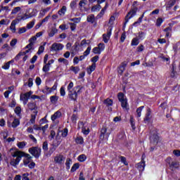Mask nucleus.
<instances>
[{"label":"nucleus","mask_w":180,"mask_h":180,"mask_svg":"<svg viewBox=\"0 0 180 180\" xmlns=\"http://www.w3.org/2000/svg\"><path fill=\"white\" fill-rule=\"evenodd\" d=\"M173 154L176 155V157H180V150H173Z\"/></svg>","instance_id":"nucleus-64"},{"label":"nucleus","mask_w":180,"mask_h":180,"mask_svg":"<svg viewBox=\"0 0 180 180\" xmlns=\"http://www.w3.org/2000/svg\"><path fill=\"white\" fill-rule=\"evenodd\" d=\"M34 22L35 20H32L31 22H30L27 25V29H32L33 27V26H34Z\"/></svg>","instance_id":"nucleus-54"},{"label":"nucleus","mask_w":180,"mask_h":180,"mask_svg":"<svg viewBox=\"0 0 180 180\" xmlns=\"http://www.w3.org/2000/svg\"><path fill=\"white\" fill-rule=\"evenodd\" d=\"M117 98L120 102L126 100V98H124V94H123L122 92L118 93Z\"/></svg>","instance_id":"nucleus-26"},{"label":"nucleus","mask_w":180,"mask_h":180,"mask_svg":"<svg viewBox=\"0 0 180 180\" xmlns=\"http://www.w3.org/2000/svg\"><path fill=\"white\" fill-rule=\"evenodd\" d=\"M151 116V110L150 108L148 109V112L146 115V117L143 120L144 123H150L151 118L150 117Z\"/></svg>","instance_id":"nucleus-11"},{"label":"nucleus","mask_w":180,"mask_h":180,"mask_svg":"<svg viewBox=\"0 0 180 180\" xmlns=\"http://www.w3.org/2000/svg\"><path fill=\"white\" fill-rule=\"evenodd\" d=\"M70 6L71 9L72 10L75 9V6H77V1H71Z\"/></svg>","instance_id":"nucleus-57"},{"label":"nucleus","mask_w":180,"mask_h":180,"mask_svg":"<svg viewBox=\"0 0 180 180\" xmlns=\"http://www.w3.org/2000/svg\"><path fill=\"white\" fill-rule=\"evenodd\" d=\"M58 63H63L65 65H68L70 64V62L68 60L64 58H60L58 59Z\"/></svg>","instance_id":"nucleus-28"},{"label":"nucleus","mask_w":180,"mask_h":180,"mask_svg":"<svg viewBox=\"0 0 180 180\" xmlns=\"http://www.w3.org/2000/svg\"><path fill=\"white\" fill-rule=\"evenodd\" d=\"M60 144L61 141H58L56 144H52V147L49 148L47 155H49V157L51 156V154H53V153L57 150V147H58Z\"/></svg>","instance_id":"nucleus-10"},{"label":"nucleus","mask_w":180,"mask_h":180,"mask_svg":"<svg viewBox=\"0 0 180 180\" xmlns=\"http://www.w3.org/2000/svg\"><path fill=\"white\" fill-rule=\"evenodd\" d=\"M65 12H67V6H63L61 9H60L58 12V15H65Z\"/></svg>","instance_id":"nucleus-27"},{"label":"nucleus","mask_w":180,"mask_h":180,"mask_svg":"<svg viewBox=\"0 0 180 180\" xmlns=\"http://www.w3.org/2000/svg\"><path fill=\"white\" fill-rule=\"evenodd\" d=\"M83 88H84L83 86H81L79 85L74 87V89L70 91V94H69L70 99H71V101H77V98H78V95H79V94H82Z\"/></svg>","instance_id":"nucleus-2"},{"label":"nucleus","mask_w":180,"mask_h":180,"mask_svg":"<svg viewBox=\"0 0 180 180\" xmlns=\"http://www.w3.org/2000/svg\"><path fill=\"white\" fill-rule=\"evenodd\" d=\"M98 49L101 50V51H103V50H105V44H103V43H100V44H98Z\"/></svg>","instance_id":"nucleus-60"},{"label":"nucleus","mask_w":180,"mask_h":180,"mask_svg":"<svg viewBox=\"0 0 180 180\" xmlns=\"http://www.w3.org/2000/svg\"><path fill=\"white\" fill-rule=\"evenodd\" d=\"M164 22V20H162V18H158L156 20V26L158 27H160V26H161L162 23Z\"/></svg>","instance_id":"nucleus-43"},{"label":"nucleus","mask_w":180,"mask_h":180,"mask_svg":"<svg viewBox=\"0 0 180 180\" xmlns=\"http://www.w3.org/2000/svg\"><path fill=\"white\" fill-rule=\"evenodd\" d=\"M63 49H64L63 44L54 43L51 47V51H60V50H63Z\"/></svg>","instance_id":"nucleus-9"},{"label":"nucleus","mask_w":180,"mask_h":180,"mask_svg":"<svg viewBox=\"0 0 180 180\" xmlns=\"http://www.w3.org/2000/svg\"><path fill=\"white\" fill-rule=\"evenodd\" d=\"M103 103H104V105H105V106L109 108V106H112L113 105V100H112L109 98H106L103 101Z\"/></svg>","instance_id":"nucleus-14"},{"label":"nucleus","mask_w":180,"mask_h":180,"mask_svg":"<svg viewBox=\"0 0 180 180\" xmlns=\"http://www.w3.org/2000/svg\"><path fill=\"white\" fill-rule=\"evenodd\" d=\"M70 71H72L75 74H78V72H79V67L72 66L70 67Z\"/></svg>","instance_id":"nucleus-32"},{"label":"nucleus","mask_w":180,"mask_h":180,"mask_svg":"<svg viewBox=\"0 0 180 180\" xmlns=\"http://www.w3.org/2000/svg\"><path fill=\"white\" fill-rule=\"evenodd\" d=\"M28 108L30 110H36L37 109V106L36 105V103H29L27 104Z\"/></svg>","instance_id":"nucleus-24"},{"label":"nucleus","mask_w":180,"mask_h":180,"mask_svg":"<svg viewBox=\"0 0 180 180\" xmlns=\"http://www.w3.org/2000/svg\"><path fill=\"white\" fill-rule=\"evenodd\" d=\"M121 106L122 109L124 110H129V103H127V98H125V100H123L122 101H120Z\"/></svg>","instance_id":"nucleus-13"},{"label":"nucleus","mask_w":180,"mask_h":180,"mask_svg":"<svg viewBox=\"0 0 180 180\" xmlns=\"http://www.w3.org/2000/svg\"><path fill=\"white\" fill-rule=\"evenodd\" d=\"M77 144H84V138L82 136H77L75 139Z\"/></svg>","instance_id":"nucleus-34"},{"label":"nucleus","mask_w":180,"mask_h":180,"mask_svg":"<svg viewBox=\"0 0 180 180\" xmlns=\"http://www.w3.org/2000/svg\"><path fill=\"white\" fill-rule=\"evenodd\" d=\"M30 154L33 155L34 158H39L40 155H41V148L38 146H33L30 148L28 150Z\"/></svg>","instance_id":"nucleus-3"},{"label":"nucleus","mask_w":180,"mask_h":180,"mask_svg":"<svg viewBox=\"0 0 180 180\" xmlns=\"http://www.w3.org/2000/svg\"><path fill=\"white\" fill-rule=\"evenodd\" d=\"M11 155L13 157V158L16 157V158L14 160V162H12V165H13V167L19 165V162H20V160H22V157L25 158L23 160V164L25 167L29 165L30 162L32 161V157L30 155V154L26 153L23 151L15 150L14 153H11Z\"/></svg>","instance_id":"nucleus-1"},{"label":"nucleus","mask_w":180,"mask_h":180,"mask_svg":"<svg viewBox=\"0 0 180 180\" xmlns=\"http://www.w3.org/2000/svg\"><path fill=\"white\" fill-rule=\"evenodd\" d=\"M144 109V106H141L136 109V113H137V117H141V112Z\"/></svg>","instance_id":"nucleus-39"},{"label":"nucleus","mask_w":180,"mask_h":180,"mask_svg":"<svg viewBox=\"0 0 180 180\" xmlns=\"http://www.w3.org/2000/svg\"><path fill=\"white\" fill-rule=\"evenodd\" d=\"M19 124H20V122L19 121V119L15 118L12 123V127L15 129V127L19 126Z\"/></svg>","instance_id":"nucleus-25"},{"label":"nucleus","mask_w":180,"mask_h":180,"mask_svg":"<svg viewBox=\"0 0 180 180\" xmlns=\"http://www.w3.org/2000/svg\"><path fill=\"white\" fill-rule=\"evenodd\" d=\"M91 46H89L86 50L84 52V55L86 57L87 56H89V53H91Z\"/></svg>","instance_id":"nucleus-61"},{"label":"nucleus","mask_w":180,"mask_h":180,"mask_svg":"<svg viewBox=\"0 0 180 180\" xmlns=\"http://www.w3.org/2000/svg\"><path fill=\"white\" fill-rule=\"evenodd\" d=\"M96 68V63H92L91 65L89 66V69L87 70L88 74H92L93 71H95Z\"/></svg>","instance_id":"nucleus-21"},{"label":"nucleus","mask_w":180,"mask_h":180,"mask_svg":"<svg viewBox=\"0 0 180 180\" xmlns=\"http://www.w3.org/2000/svg\"><path fill=\"white\" fill-rule=\"evenodd\" d=\"M137 11H139V8L137 7H134L130 10V11L125 16L124 25L127 24L129 22V20L131 19L133 16H136V14L137 13Z\"/></svg>","instance_id":"nucleus-4"},{"label":"nucleus","mask_w":180,"mask_h":180,"mask_svg":"<svg viewBox=\"0 0 180 180\" xmlns=\"http://www.w3.org/2000/svg\"><path fill=\"white\" fill-rule=\"evenodd\" d=\"M120 159L121 160V162L125 165H129V163H127V160H126V158L124 156H120Z\"/></svg>","instance_id":"nucleus-51"},{"label":"nucleus","mask_w":180,"mask_h":180,"mask_svg":"<svg viewBox=\"0 0 180 180\" xmlns=\"http://www.w3.org/2000/svg\"><path fill=\"white\" fill-rule=\"evenodd\" d=\"M64 161H65V157L63 154H57L54 157V162L56 164H58L59 165H61L64 163Z\"/></svg>","instance_id":"nucleus-6"},{"label":"nucleus","mask_w":180,"mask_h":180,"mask_svg":"<svg viewBox=\"0 0 180 180\" xmlns=\"http://www.w3.org/2000/svg\"><path fill=\"white\" fill-rule=\"evenodd\" d=\"M42 149L44 151H48L49 150V142L44 141L42 145Z\"/></svg>","instance_id":"nucleus-41"},{"label":"nucleus","mask_w":180,"mask_h":180,"mask_svg":"<svg viewBox=\"0 0 180 180\" xmlns=\"http://www.w3.org/2000/svg\"><path fill=\"white\" fill-rule=\"evenodd\" d=\"M58 32V30L57 28H52L51 32L49 33V37H53L54 34Z\"/></svg>","instance_id":"nucleus-30"},{"label":"nucleus","mask_w":180,"mask_h":180,"mask_svg":"<svg viewBox=\"0 0 180 180\" xmlns=\"http://www.w3.org/2000/svg\"><path fill=\"white\" fill-rule=\"evenodd\" d=\"M22 112V108L20 107H16L15 108V113H16V115H18V116H19V115H20Z\"/></svg>","instance_id":"nucleus-55"},{"label":"nucleus","mask_w":180,"mask_h":180,"mask_svg":"<svg viewBox=\"0 0 180 180\" xmlns=\"http://www.w3.org/2000/svg\"><path fill=\"white\" fill-rule=\"evenodd\" d=\"M26 27H23L19 29L18 33L19 34H22V33H26Z\"/></svg>","instance_id":"nucleus-62"},{"label":"nucleus","mask_w":180,"mask_h":180,"mask_svg":"<svg viewBox=\"0 0 180 180\" xmlns=\"http://www.w3.org/2000/svg\"><path fill=\"white\" fill-rule=\"evenodd\" d=\"M150 144H153V146H157V144H158V142L160 141V136H158V134L157 132L151 134V136H150Z\"/></svg>","instance_id":"nucleus-5"},{"label":"nucleus","mask_w":180,"mask_h":180,"mask_svg":"<svg viewBox=\"0 0 180 180\" xmlns=\"http://www.w3.org/2000/svg\"><path fill=\"white\" fill-rule=\"evenodd\" d=\"M29 173H25L22 174V180H29Z\"/></svg>","instance_id":"nucleus-63"},{"label":"nucleus","mask_w":180,"mask_h":180,"mask_svg":"<svg viewBox=\"0 0 180 180\" xmlns=\"http://www.w3.org/2000/svg\"><path fill=\"white\" fill-rule=\"evenodd\" d=\"M25 56V53H22V51L19 52L18 54L16 55V56L14 58V60H15V61H18L20 60V57Z\"/></svg>","instance_id":"nucleus-50"},{"label":"nucleus","mask_w":180,"mask_h":180,"mask_svg":"<svg viewBox=\"0 0 180 180\" xmlns=\"http://www.w3.org/2000/svg\"><path fill=\"white\" fill-rule=\"evenodd\" d=\"M139 44L140 39H139L137 37H134L131 40V46H139Z\"/></svg>","instance_id":"nucleus-23"},{"label":"nucleus","mask_w":180,"mask_h":180,"mask_svg":"<svg viewBox=\"0 0 180 180\" xmlns=\"http://www.w3.org/2000/svg\"><path fill=\"white\" fill-rule=\"evenodd\" d=\"M170 77L171 78H176L178 77V72L175 71V66L174 65H172Z\"/></svg>","instance_id":"nucleus-20"},{"label":"nucleus","mask_w":180,"mask_h":180,"mask_svg":"<svg viewBox=\"0 0 180 180\" xmlns=\"http://www.w3.org/2000/svg\"><path fill=\"white\" fill-rule=\"evenodd\" d=\"M136 50L139 53H141V51H144V45L141 44L136 48Z\"/></svg>","instance_id":"nucleus-56"},{"label":"nucleus","mask_w":180,"mask_h":180,"mask_svg":"<svg viewBox=\"0 0 180 180\" xmlns=\"http://www.w3.org/2000/svg\"><path fill=\"white\" fill-rule=\"evenodd\" d=\"M92 51L94 54H101V53H102V51H101V49H99L98 47H94Z\"/></svg>","instance_id":"nucleus-47"},{"label":"nucleus","mask_w":180,"mask_h":180,"mask_svg":"<svg viewBox=\"0 0 180 180\" xmlns=\"http://www.w3.org/2000/svg\"><path fill=\"white\" fill-rule=\"evenodd\" d=\"M70 22H75V23H79L81 22V18H74L70 19Z\"/></svg>","instance_id":"nucleus-53"},{"label":"nucleus","mask_w":180,"mask_h":180,"mask_svg":"<svg viewBox=\"0 0 180 180\" xmlns=\"http://www.w3.org/2000/svg\"><path fill=\"white\" fill-rule=\"evenodd\" d=\"M78 126V129H81L82 127V131H84V130L88 129L86 128V127H85V124L84 123V122H79Z\"/></svg>","instance_id":"nucleus-31"},{"label":"nucleus","mask_w":180,"mask_h":180,"mask_svg":"<svg viewBox=\"0 0 180 180\" xmlns=\"http://www.w3.org/2000/svg\"><path fill=\"white\" fill-rule=\"evenodd\" d=\"M129 122H130V124H131V128L133 129V130H136V124L134 123V118H133V117H130Z\"/></svg>","instance_id":"nucleus-42"},{"label":"nucleus","mask_w":180,"mask_h":180,"mask_svg":"<svg viewBox=\"0 0 180 180\" xmlns=\"http://www.w3.org/2000/svg\"><path fill=\"white\" fill-rule=\"evenodd\" d=\"M99 60V56H95L91 59V61L93 64H96V62Z\"/></svg>","instance_id":"nucleus-49"},{"label":"nucleus","mask_w":180,"mask_h":180,"mask_svg":"<svg viewBox=\"0 0 180 180\" xmlns=\"http://www.w3.org/2000/svg\"><path fill=\"white\" fill-rule=\"evenodd\" d=\"M61 117V112L57 111L53 115H51V120L54 122L56 119Z\"/></svg>","instance_id":"nucleus-17"},{"label":"nucleus","mask_w":180,"mask_h":180,"mask_svg":"<svg viewBox=\"0 0 180 180\" xmlns=\"http://www.w3.org/2000/svg\"><path fill=\"white\" fill-rule=\"evenodd\" d=\"M136 165L139 171H144V168L146 167V162H141Z\"/></svg>","instance_id":"nucleus-18"},{"label":"nucleus","mask_w":180,"mask_h":180,"mask_svg":"<svg viewBox=\"0 0 180 180\" xmlns=\"http://www.w3.org/2000/svg\"><path fill=\"white\" fill-rule=\"evenodd\" d=\"M87 3L88 0H81L79 3V6L80 9H82V8H84V6H85V5H86Z\"/></svg>","instance_id":"nucleus-38"},{"label":"nucleus","mask_w":180,"mask_h":180,"mask_svg":"<svg viewBox=\"0 0 180 180\" xmlns=\"http://www.w3.org/2000/svg\"><path fill=\"white\" fill-rule=\"evenodd\" d=\"M43 94H45L46 95L49 94H51L52 90L51 88L46 86L45 89L44 90H42Z\"/></svg>","instance_id":"nucleus-33"},{"label":"nucleus","mask_w":180,"mask_h":180,"mask_svg":"<svg viewBox=\"0 0 180 180\" xmlns=\"http://www.w3.org/2000/svg\"><path fill=\"white\" fill-rule=\"evenodd\" d=\"M19 11H20V7L18 6V7L14 8L11 11V15H16V13H18Z\"/></svg>","instance_id":"nucleus-48"},{"label":"nucleus","mask_w":180,"mask_h":180,"mask_svg":"<svg viewBox=\"0 0 180 180\" xmlns=\"http://www.w3.org/2000/svg\"><path fill=\"white\" fill-rule=\"evenodd\" d=\"M18 43V39H13L10 42V46L11 47H15L16 46V44Z\"/></svg>","instance_id":"nucleus-52"},{"label":"nucleus","mask_w":180,"mask_h":180,"mask_svg":"<svg viewBox=\"0 0 180 180\" xmlns=\"http://www.w3.org/2000/svg\"><path fill=\"white\" fill-rule=\"evenodd\" d=\"M71 162H72V160L71 158H68L66 160L65 165H66V169H70V165H71Z\"/></svg>","instance_id":"nucleus-44"},{"label":"nucleus","mask_w":180,"mask_h":180,"mask_svg":"<svg viewBox=\"0 0 180 180\" xmlns=\"http://www.w3.org/2000/svg\"><path fill=\"white\" fill-rule=\"evenodd\" d=\"M176 4V1L175 0H171L168 2V4L166 5V9L167 11H169Z\"/></svg>","instance_id":"nucleus-15"},{"label":"nucleus","mask_w":180,"mask_h":180,"mask_svg":"<svg viewBox=\"0 0 180 180\" xmlns=\"http://www.w3.org/2000/svg\"><path fill=\"white\" fill-rule=\"evenodd\" d=\"M112 27L110 26L107 30V34H103V40L104 43H108L109 41V39H110V36L112 34Z\"/></svg>","instance_id":"nucleus-7"},{"label":"nucleus","mask_w":180,"mask_h":180,"mask_svg":"<svg viewBox=\"0 0 180 180\" xmlns=\"http://www.w3.org/2000/svg\"><path fill=\"white\" fill-rule=\"evenodd\" d=\"M102 9V6L101 4H96L91 7V12H99Z\"/></svg>","instance_id":"nucleus-19"},{"label":"nucleus","mask_w":180,"mask_h":180,"mask_svg":"<svg viewBox=\"0 0 180 180\" xmlns=\"http://www.w3.org/2000/svg\"><path fill=\"white\" fill-rule=\"evenodd\" d=\"M169 167L171 169H174V168H179V162H172L169 163Z\"/></svg>","instance_id":"nucleus-22"},{"label":"nucleus","mask_w":180,"mask_h":180,"mask_svg":"<svg viewBox=\"0 0 180 180\" xmlns=\"http://www.w3.org/2000/svg\"><path fill=\"white\" fill-rule=\"evenodd\" d=\"M26 144L27 143L25 141H22V142H18L17 143V146L18 148H25V147H26Z\"/></svg>","instance_id":"nucleus-40"},{"label":"nucleus","mask_w":180,"mask_h":180,"mask_svg":"<svg viewBox=\"0 0 180 180\" xmlns=\"http://www.w3.org/2000/svg\"><path fill=\"white\" fill-rule=\"evenodd\" d=\"M44 46H40L39 48V50L37 51V54L39 56H40V54H41V53H44Z\"/></svg>","instance_id":"nucleus-58"},{"label":"nucleus","mask_w":180,"mask_h":180,"mask_svg":"<svg viewBox=\"0 0 180 180\" xmlns=\"http://www.w3.org/2000/svg\"><path fill=\"white\" fill-rule=\"evenodd\" d=\"M42 70L44 72H48V71H50V66L47 65V63H45V65H44Z\"/></svg>","instance_id":"nucleus-46"},{"label":"nucleus","mask_w":180,"mask_h":180,"mask_svg":"<svg viewBox=\"0 0 180 180\" xmlns=\"http://www.w3.org/2000/svg\"><path fill=\"white\" fill-rule=\"evenodd\" d=\"M87 22L94 25L95 23V15L91 14L87 16Z\"/></svg>","instance_id":"nucleus-16"},{"label":"nucleus","mask_w":180,"mask_h":180,"mask_svg":"<svg viewBox=\"0 0 180 180\" xmlns=\"http://www.w3.org/2000/svg\"><path fill=\"white\" fill-rule=\"evenodd\" d=\"M50 101L53 104L57 103V102L58 101V96H51L50 97Z\"/></svg>","instance_id":"nucleus-29"},{"label":"nucleus","mask_w":180,"mask_h":180,"mask_svg":"<svg viewBox=\"0 0 180 180\" xmlns=\"http://www.w3.org/2000/svg\"><path fill=\"white\" fill-rule=\"evenodd\" d=\"M106 131H108V128H106V127H103L101 129L100 134L101 140H105V135L106 134Z\"/></svg>","instance_id":"nucleus-12"},{"label":"nucleus","mask_w":180,"mask_h":180,"mask_svg":"<svg viewBox=\"0 0 180 180\" xmlns=\"http://www.w3.org/2000/svg\"><path fill=\"white\" fill-rule=\"evenodd\" d=\"M127 66V62H123L122 64H121V68H122V70H121V74L123 73V71L124 70V68H126V67Z\"/></svg>","instance_id":"nucleus-59"},{"label":"nucleus","mask_w":180,"mask_h":180,"mask_svg":"<svg viewBox=\"0 0 180 180\" xmlns=\"http://www.w3.org/2000/svg\"><path fill=\"white\" fill-rule=\"evenodd\" d=\"M22 20H25V17H22L21 19L17 18L12 21L10 29L11 30H12L13 33H15L16 32V25H18L19 21Z\"/></svg>","instance_id":"nucleus-8"},{"label":"nucleus","mask_w":180,"mask_h":180,"mask_svg":"<svg viewBox=\"0 0 180 180\" xmlns=\"http://www.w3.org/2000/svg\"><path fill=\"white\" fill-rule=\"evenodd\" d=\"M62 137H67L68 136V129L65 128L63 131H61Z\"/></svg>","instance_id":"nucleus-45"},{"label":"nucleus","mask_w":180,"mask_h":180,"mask_svg":"<svg viewBox=\"0 0 180 180\" xmlns=\"http://www.w3.org/2000/svg\"><path fill=\"white\" fill-rule=\"evenodd\" d=\"M78 161H79V162H84V161H85L86 160V155L82 154L79 155V157L77 158Z\"/></svg>","instance_id":"nucleus-37"},{"label":"nucleus","mask_w":180,"mask_h":180,"mask_svg":"<svg viewBox=\"0 0 180 180\" xmlns=\"http://www.w3.org/2000/svg\"><path fill=\"white\" fill-rule=\"evenodd\" d=\"M144 37H146V32H139L138 34V37L137 39H139V40H143V39H144Z\"/></svg>","instance_id":"nucleus-35"},{"label":"nucleus","mask_w":180,"mask_h":180,"mask_svg":"<svg viewBox=\"0 0 180 180\" xmlns=\"http://www.w3.org/2000/svg\"><path fill=\"white\" fill-rule=\"evenodd\" d=\"M78 168H79V163H75L73 165V166L72 167L70 172H75V171H77V169H78Z\"/></svg>","instance_id":"nucleus-36"}]
</instances>
